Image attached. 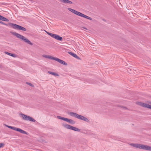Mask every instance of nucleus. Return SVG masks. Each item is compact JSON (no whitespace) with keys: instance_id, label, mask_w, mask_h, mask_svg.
Returning a JSON list of instances; mask_svg holds the SVG:
<instances>
[{"instance_id":"f257e3e1","label":"nucleus","mask_w":151,"mask_h":151,"mask_svg":"<svg viewBox=\"0 0 151 151\" xmlns=\"http://www.w3.org/2000/svg\"><path fill=\"white\" fill-rule=\"evenodd\" d=\"M129 145L131 146L138 149H142L145 150L151 151V146L139 143H129Z\"/></svg>"},{"instance_id":"f03ea898","label":"nucleus","mask_w":151,"mask_h":151,"mask_svg":"<svg viewBox=\"0 0 151 151\" xmlns=\"http://www.w3.org/2000/svg\"><path fill=\"white\" fill-rule=\"evenodd\" d=\"M68 114L72 117H74L76 118H77L79 119L83 120L86 122H90L89 120L83 116L79 115L76 113L69 111L68 112Z\"/></svg>"},{"instance_id":"7ed1b4c3","label":"nucleus","mask_w":151,"mask_h":151,"mask_svg":"<svg viewBox=\"0 0 151 151\" xmlns=\"http://www.w3.org/2000/svg\"><path fill=\"white\" fill-rule=\"evenodd\" d=\"M10 33L16 37L17 38L23 40L25 43L31 45H33V43L29 40L17 32L12 31L10 32Z\"/></svg>"},{"instance_id":"20e7f679","label":"nucleus","mask_w":151,"mask_h":151,"mask_svg":"<svg viewBox=\"0 0 151 151\" xmlns=\"http://www.w3.org/2000/svg\"><path fill=\"white\" fill-rule=\"evenodd\" d=\"M68 10L69 11L71 12L72 13L80 17H83L91 20L92 19L91 17L85 15L84 14L72 8H68Z\"/></svg>"},{"instance_id":"39448f33","label":"nucleus","mask_w":151,"mask_h":151,"mask_svg":"<svg viewBox=\"0 0 151 151\" xmlns=\"http://www.w3.org/2000/svg\"><path fill=\"white\" fill-rule=\"evenodd\" d=\"M42 56L43 57L45 58L54 60L55 61H57V62H58L60 63H61L62 64L64 65H67V63L65 62L64 61H63V60H60L58 58L54 57L51 55H43Z\"/></svg>"},{"instance_id":"423d86ee","label":"nucleus","mask_w":151,"mask_h":151,"mask_svg":"<svg viewBox=\"0 0 151 151\" xmlns=\"http://www.w3.org/2000/svg\"><path fill=\"white\" fill-rule=\"evenodd\" d=\"M62 126L64 129L72 130L78 132H79L81 131L80 129H79L71 126L65 122L62 124Z\"/></svg>"},{"instance_id":"0eeeda50","label":"nucleus","mask_w":151,"mask_h":151,"mask_svg":"<svg viewBox=\"0 0 151 151\" xmlns=\"http://www.w3.org/2000/svg\"><path fill=\"white\" fill-rule=\"evenodd\" d=\"M148 103L151 104V101L148 102ZM135 104L138 106L151 109V105L147 103H144L141 101H137L136 102Z\"/></svg>"},{"instance_id":"6e6552de","label":"nucleus","mask_w":151,"mask_h":151,"mask_svg":"<svg viewBox=\"0 0 151 151\" xmlns=\"http://www.w3.org/2000/svg\"><path fill=\"white\" fill-rule=\"evenodd\" d=\"M4 125L14 130L19 132L21 133L27 134V132L20 128H17L15 127L9 126L5 124H4Z\"/></svg>"},{"instance_id":"1a4fd4ad","label":"nucleus","mask_w":151,"mask_h":151,"mask_svg":"<svg viewBox=\"0 0 151 151\" xmlns=\"http://www.w3.org/2000/svg\"><path fill=\"white\" fill-rule=\"evenodd\" d=\"M9 24L14 29L24 31L26 30V28L18 25L11 23H9Z\"/></svg>"},{"instance_id":"9d476101","label":"nucleus","mask_w":151,"mask_h":151,"mask_svg":"<svg viewBox=\"0 0 151 151\" xmlns=\"http://www.w3.org/2000/svg\"><path fill=\"white\" fill-rule=\"evenodd\" d=\"M46 32L48 35L51 37L53 38L60 41H62V37L58 35L53 34L47 32Z\"/></svg>"},{"instance_id":"9b49d317","label":"nucleus","mask_w":151,"mask_h":151,"mask_svg":"<svg viewBox=\"0 0 151 151\" xmlns=\"http://www.w3.org/2000/svg\"><path fill=\"white\" fill-rule=\"evenodd\" d=\"M57 118L58 119L65 121L71 124H74L75 123V122L71 119L63 117L60 116H58Z\"/></svg>"},{"instance_id":"f8f14e48","label":"nucleus","mask_w":151,"mask_h":151,"mask_svg":"<svg viewBox=\"0 0 151 151\" xmlns=\"http://www.w3.org/2000/svg\"><path fill=\"white\" fill-rule=\"evenodd\" d=\"M19 117L22 118L24 120L27 121L28 115H25L22 113H20L19 114Z\"/></svg>"},{"instance_id":"ddd939ff","label":"nucleus","mask_w":151,"mask_h":151,"mask_svg":"<svg viewBox=\"0 0 151 151\" xmlns=\"http://www.w3.org/2000/svg\"><path fill=\"white\" fill-rule=\"evenodd\" d=\"M61 3H63L65 4H72L73 2L69 0H58Z\"/></svg>"},{"instance_id":"4468645a","label":"nucleus","mask_w":151,"mask_h":151,"mask_svg":"<svg viewBox=\"0 0 151 151\" xmlns=\"http://www.w3.org/2000/svg\"><path fill=\"white\" fill-rule=\"evenodd\" d=\"M68 53L70 55H71L72 56H73L74 58H76L78 59H80V58L76 54H75L73 53L72 52H68Z\"/></svg>"},{"instance_id":"2eb2a0df","label":"nucleus","mask_w":151,"mask_h":151,"mask_svg":"<svg viewBox=\"0 0 151 151\" xmlns=\"http://www.w3.org/2000/svg\"><path fill=\"white\" fill-rule=\"evenodd\" d=\"M5 54L8 55L9 56H11L14 58H16L17 57V55L14 54H12L7 52H5Z\"/></svg>"},{"instance_id":"dca6fc26","label":"nucleus","mask_w":151,"mask_h":151,"mask_svg":"<svg viewBox=\"0 0 151 151\" xmlns=\"http://www.w3.org/2000/svg\"><path fill=\"white\" fill-rule=\"evenodd\" d=\"M47 72L49 73L52 74L55 76H59V75L58 73L55 72H54L50 71H48Z\"/></svg>"},{"instance_id":"f3484780","label":"nucleus","mask_w":151,"mask_h":151,"mask_svg":"<svg viewBox=\"0 0 151 151\" xmlns=\"http://www.w3.org/2000/svg\"><path fill=\"white\" fill-rule=\"evenodd\" d=\"M27 121L34 122L35 121V120L30 116H28L27 117Z\"/></svg>"},{"instance_id":"a211bd4d","label":"nucleus","mask_w":151,"mask_h":151,"mask_svg":"<svg viewBox=\"0 0 151 151\" xmlns=\"http://www.w3.org/2000/svg\"><path fill=\"white\" fill-rule=\"evenodd\" d=\"M0 20L6 22H8L9 21L7 19L1 15H0Z\"/></svg>"},{"instance_id":"6ab92c4d","label":"nucleus","mask_w":151,"mask_h":151,"mask_svg":"<svg viewBox=\"0 0 151 151\" xmlns=\"http://www.w3.org/2000/svg\"><path fill=\"white\" fill-rule=\"evenodd\" d=\"M5 144L4 143H0V148H3L4 147Z\"/></svg>"},{"instance_id":"aec40b11","label":"nucleus","mask_w":151,"mask_h":151,"mask_svg":"<svg viewBox=\"0 0 151 151\" xmlns=\"http://www.w3.org/2000/svg\"><path fill=\"white\" fill-rule=\"evenodd\" d=\"M26 83L27 85H28L32 87H34V85L33 84H32V83H29V82H26Z\"/></svg>"},{"instance_id":"412c9836","label":"nucleus","mask_w":151,"mask_h":151,"mask_svg":"<svg viewBox=\"0 0 151 151\" xmlns=\"http://www.w3.org/2000/svg\"><path fill=\"white\" fill-rule=\"evenodd\" d=\"M119 107H120L121 108H122L124 110H127L128 109V108L127 107L124 106H120Z\"/></svg>"},{"instance_id":"4be33fe9","label":"nucleus","mask_w":151,"mask_h":151,"mask_svg":"<svg viewBox=\"0 0 151 151\" xmlns=\"http://www.w3.org/2000/svg\"><path fill=\"white\" fill-rule=\"evenodd\" d=\"M0 23L1 24H4V25H7V24H5L4 22H2V21H0Z\"/></svg>"},{"instance_id":"5701e85b","label":"nucleus","mask_w":151,"mask_h":151,"mask_svg":"<svg viewBox=\"0 0 151 151\" xmlns=\"http://www.w3.org/2000/svg\"><path fill=\"white\" fill-rule=\"evenodd\" d=\"M85 29H87L86 28H85Z\"/></svg>"}]
</instances>
